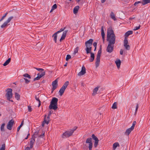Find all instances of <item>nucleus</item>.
I'll list each match as a JSON object with an SVG mask.
<instances>
[{
    "instance_id": "nucleus-55",
    "label": "nucleus",
    "mask_w": 150,
    "mask_h": 150,
    "mask_svg": "<svg viewBox=\"0 0 150 150\" xmlns=\"http://www.w3.org/2000/svg\"><path fill=\"white\" fill-rule=\"evenodd\" d=\"M141 3L140 1H136V2H135V3H134V5L135 6H136L137 4H138L139 3Z\"/></svg>"
},
{
    "instance_id": "nucleus-3",
    "label": "nucleus",
    "mask_w": 150,
    "mask_h": 150,
    "mask_svg": "<svg viewBox=\"0 0 150 150\" xmlns=\"http://www.w3.org/2000/svg\"><path fill=\"white\" fill-rule=\"evenodd\" d=\"M77 128V127H75L70 130L65 132L62 135V137L63 138H67L71 136L72 135L74 131Z\"/></svg>"
},
{
    "instance_id": "nucleus-29",
    "label": "nucleus",
    "mask_w": 150,
    "mask_h": 150,
    "mask_svg": "<svg viewBox=\"0 0 150 150\" xmlns=\"http://www.w3.org/2000/svg\"><path fill=\"white\" fill-rule=\"evenodd\" d=\"M150 2V0H143L142 3L143 5H144Z\"/></svg>"
},
{
    "instance_id": "nucleus-34",
    "label": "nucleus",
    "mask_w": 150,
    "mask_h": 150,
    "mask_svg": "<svg viewBox=\"0 0 150 150\" xmlns=\"http://www.w3.org/2000/svg\"><path fill=\"white\" fill-rule=\"evenodd\" d=\"M8 23H7V22L6 21L1 26V28H3L7 25V24Z\"/></svg>"
},
{
    "instance_id": "nucleus-52",
    "label": "nucleus",
    "mask_w": 150,
    "mask_h": 150,
    "mask_svg": "<svg viewBox=\"0 0 150 150\" xmlns=\"http://www.w3.org/2000/svg\"><path fill=\"white\" fill-rule=\"evenodd\" d=\"M140 25H139V26H137L135 27L133 29V30H138L140 28Z\"/></svg>"
},
{
    "instance_id": "nucleus-42",
    "label": "nucleus",
    "mask_w": 150,
    "mask_h": 150,
    "mask_svg": "<svg viewBox=\"0 0 150 150\" xmlns=\"http://www.w3.org/2000/svg\"><path fill=\"white\" fill-rule=\"evenodd\" d=\"M41 72V74H39V75L40 76V77H42L45 74V71Z\"/></svg>"
},
{
    "instance_id": "nucleus-54",
    "label": "nucleus",
    "mask_w": 150,
    "mask_h": 150,
    "mask_svg": "<svg viewBox=\"0 0 150 150\" xmlns=\"http://www.w3.org/2000/svg\"><path fill=\"white\" fill-rule=\"evenodd\" d=\"M28 111L30 112H31L32 110V108H31V106H28Z\"/></svg>"
},
{
    "instance_id": "nucleus-63",
    "label": "nucleus",
    "mask_w": 150,
    "mask_h": 150,
    "mask_svg": "<svg viewBox=\"0 0 150 150\" xmlns=\"http://www.w3.org/2000/svg\"><path fill=\"white\" fill-rule=\"evenodd\" d=\"M41 137H40L39 139H38V137H37L38 139V140L37 141V143H38L39 142V141L40 140V139Z\"/></svg>"
},
{
    "instance_id": "nucleus-12",
    "label": "nucleus",
    "mask_w": 150,
    "mask_h": 150,
    "mask_svg": "<svg viewBox=\"0 0 150 150\" xmlns=\"http://www.w3.org/2000/svg\"><path fill=\"white\" fill-rule=\"evenodd\" d=\"M45 135V133H43L41 135L40 134H39V132H36L32 136V137H33L35 138H36L38 137V139H39L40 137H43Z\"/></svg>"
},
{
    "instance_id": "nucleus-8",
    "label": "nucleus",
    "mask_w": 150,
    "mask_h": 150,
    "mask_svg": "<svg viewBox=\"0 0 150 150\" xmlns=\"http://www.w3.org/2000/svg\"><path fill=\"white\" fill-rule=\"evenodd\" d=\"M114 49V44L108 43L106 49V51L108 52L111 53L113 51Z\"/></svg>"
},
{
    "instance_id": "nucleus-4",
    "label": "nucleus",
    "mask_w": 150,
    "mask_h": 150,
    "mask_svg": "<svg viewBox=\"0 0 150 150\" xmlns=\"http://www.w3.org/2000/svg\"><path fill=\"white\" fill-rule=\"evenodd\" d=\"M93 40L91 39L85 42V44L86 46L85 50L86 52V53L88 54L91 52L92 47H91L93 42Z\"/></svg>"
},
{
    "instance_id": "nucleus-57",
    "label": "nucleus",
    "mask_w": 150,
    "mask_h": 150,
    "mask_svg": "<svg viewBox=\"0 0 150 150\" xmlns=\"http://www.w3.org/2000/svg\"><path fill=\"white\" fill-rule=\"evenodd\" d=\"M35 99L37 101H38V102H40V100H39V98L38 97H37V96H35Z\"/></svg>"
},
{
    "instance_id": "nucleus-6",
    "label": "nucleus",
    "mask_w": 150,
    "mask_h": 150,
    "mask_svg": "<svg viewBox=\"0 0 150 150\" xmlns=\"http://www.w3.org/2000/svg\"><path fill=\"white\" fill-rule=\"evenodd\" d=\"M101 53V50L100 48V50H98L96 56V61L95 62L96 68L98 67L99 65Z\"/></svg>"
},
{
    "instance_id": "nucleus-50",
    "label": "nucleus",
    "mask_w": 150,
    "mask_h": 150,
    "mask_svg": "<svg viewBox=\"0 0 150 150\" xmlns=\"http://www.w3.org/2000/svg\"><path fill=\"white\" fill-rule=\"evenodd\" d=\"M98 142V141L95 142V143H94V146L95 147H96L97 146Z\"/></svg>"
},
{
    "instance_id": "nucleus-25",
    "label": "nucleus",
    "mask_w": 150,
    "mask_h": 150,
    "mask_svg": "<svg viewBox=\"0 0 150 150\" xmlns=\"http://www.w3.org/2000/svg\"><path fill=\"white\" fill-rule=\"evenodd\" d=\"M98 88L96 87L95 88L93 91V93H92V95L95 96L96 94H97V92L98 90Z\"/></svg>"
},
{
    "instance_id": "nucleus-51",
    "label": "nucleus",
    "mask_w": 150,
    "mask_h": 150,
    "mask_svg": "<svg viewBox=\"0 0 150 150\" xmlns=\"http://www.w3.org/2000/svg\"><path fill=\"white\" fill-rule=\"evenodd\" d=\"M52 9H55L56 8H57V4H54L53 6L52 7Z\"/></svg>"
},
{
    "instance_id": "nucleus-18",
    "label": "nucleus",
    "mask_w": 150,
    "mask_h": 150,
    "mask_svg": "<svg viewBox=\"0 0 150 150\" xmlns=\"http://www.w3.org/2000/svg\"><path fill=\"white\" fill-rule=\"evenodd\" d=\"M29 130H27L25 132L23 133V137H24L25 136L27 135V136L25 138V139H27L28 138V136L30 135V134L29 133Z\"/></svg>"
},
{
    "instance_id": "nucleus-36",
    "label": "nucleus",
    "mask_w": 150,
    "mask_h": 150,
    "mask_svg": "<svg viewBox=\"0 0 150 150\" xmlns=\"http://www.w3.org/2000/svg\"><path fill=\"white\" fill-rule=\"evenodd\" d=\"M5 126V124L4 123H3L1 127V131L4 132V127Z\"/></svg>"
},
{
    "instance_id": "nucleus-32",
    "label": "nucleus",
    "mask_w": 150,
    "mask_h": 150,
    "mask_svg": "<svg viewBox=\"0 0 150 150\" xmlns=\"http://www.w3.org/2000/svg\"><path fill=\"white\" fill-rule=\"evenodd\" d=\"M53 111L52 110H50L48 113V115L47 117L46 118L47 119L50 120V117L51 115V114L53 112Z\"/></svg>"
},
{
    "instance_id": "nucleus-31",
    "label": "nucleus",
    "mask_w": 150,
    "mask_h": 150,
    "mask_svg": "<svg viewBox=\"0 0 150 150\" xmlns=\"http://www.w3.org/2000/svg\"><path fill=\"white\" fill-rule=\"evenodd\" d=\"M79 50V47H77L74 49L73 54L74 55L76 54L78 52Z\"/></svg>"
},
{
    "instance_id": "nucleus-38",
    "label": "nucleus",
    "mask_w": 150,
    "mask_h": 150,
    "mask_svg": "<svg viewBox=\"0 0 150 150\" xmlns=\"http://www.w3.org/2000/svg\"><path fill=\"white\" fill-rule=\"evenodd\" d=\"M23 76L25 78H28L29 79L31 78V76H30V75L27 73H26V74H23Z\"/></svg>"
},
{
    "instance_id": "nucleus-33",
    "label": "nucleus",
    "mask_w": 150,
    "mask_h": 150,
    "mask_svg": "<svg viewBox=\"0 0 150 150\" xmlns=\"http://www.w3.org/2000/svg\"><path fill=\"white\" fill-rule=\"evenodd\" d=\"M92 137L93 139L95 141H99V140L97 137H96L94 134H92Z\"/></svg>"
},
{
    "instance_id": "nucleus-13",
    "label": "nucleus",
    "mask_w": 150,
    "mask_h": 150,
    "mask_svg": "<svg viewBox=\"0 0 150 150\" xmlns=\"http://www.w3.org/2000/svg\"><path fill=\"white\" fill-rule=\"evenodd\" d=\"M86 73V69L84 66L82 67L81 71L78 74V75L79 76L83 75Z\"/></svg>"
},
{
    "instance_id": "nucleus-43",
    "label": "nucleus",
    "mask_w": 150,
    "mask_h": 150,
    "mask_svg": "<svg viewBox=\"0 0 150 150\" xmlns=\"http://www.w3.org/2000/svg\"><path fill=\"white\" fill-rule=\"evenodd\" d=\"M41 78V77H40V76L39 75V74H38V76L34 79V81H35L36 80H38L39 79Z\"/></svg>"
},
{
    "instance_id": "nucleus-19",
    "label": "nucleus",
    "mask_w": 150,
    "mask_h": 150,
    "mask_svg": "<svg viewBox=\"0 0 150 150\" xmlns=\"http://www.w3.org/2000/svg\"><path fill=\"white\" fill-rule=\"evenodd\" d=\"M115 63L116 64L117 67L118 69L120 68L121 64V61L119 59H117L115 61Z\"/></svg>"
},
{
    "instance_id": "nucleus-28",
    "label": "nucleus",
    "mask_w": 150,
    "mask_h": 150,
    "mask_svg": "<svg viewBox=\"0 0 150 150\" xmlns=\"http://www.w3.org/2000/svg\"><path fill=\"white\" fill-rule=\"evenodd\" d=\"M15 98L17 100H19L20 99V95L17 93H15Z\"/></svg>"
},
{
    "instance_id": "nucleus-59",
    "label": "nucleus",
    "mask_w": 150,
    "mask_h": 150,
    "mask_svg": "<svg viewBox=\"0 0 150 150\" xmlns=\"http://www.w3.org/2000/svg\"><path fill=\"white\" fill-rule=\"evenodd\" d=\"M22 127L21 126H18V129H17V131L18 132L19 131V130L21 128V127Z\"/></svg>"
},
{
    "instance_id": "nucleus-15",
    "label": "nucleus",
    "mask_w": 150,
    "mask_h": 150,
    "mask_svg": "<svg viewBox=\"0 0 150 150\" xmlns=\"http://www.w3.org/2000/svg\"><path fill=\"white\" fill-rule=\"evenodd\" d=\"M46 115H45V116L44 120L43 121L42 123V127H44V126L45 124L46 123L47 124H48L50 120L46 119Z\"/></svg>"
},
{
    "instance_id": "nucleus-44",
    "label": "nucleus",
    "mask_w": 150,
    "mask_h": 150,
    "mask_svg": "<svg viewBox=\"0 0 150 150\" xmlns=\"http://www.w3.org/2000/svg\"><path fill=\"white\" fill-rule=\"evenodd\" d=\"M5 145L4 144L2 145L0 149V150H5Z\"/></svg>"
},
{
    "instance_id": "nucleus-41",
    "label": "nucleus",
    "mask_w": 150,
    "mask_h": 150,
    "mask_svg": "<svg viewBox=\"0 0 150 150\" xmlns=\"http://www.w3.org/2000/svg\"><path fill=\"white\" fill-rule=\"evenodd\" d=\"M8 13L7 12L4 15H3L1 18L0 20V22L2 21L4 19V18L7 15Z\"/></svg>"
},
{
    "instance_id": "nucleus-46",
    "label": "nucleus",
    "mask_w": 150,
    "mask_h": 150,
    "mask_svg": "<svg viewBox=\"0 0 150 150\" xmlns=\"http://www.w3.org/2000/svg\"><path fill=\"white\" fill-rule=\"evenodd\" d=\"M65 28H61L60 29V30L59 31H57V32H56V33H57V34L58 33L61 32L63 31L64 30Z\"/></svg>"
},
{
    "instance_id": "nucleus-21",
    "label": "nucleus",
    "mask_w": 150,
    "mask_h": 150,
    "mask_svg": "<svg viewBox=\"0 0 150 150\" xmlns=\"http://www.w3.org/2000/svg\"><path fill=\"white\" fill-rule=\"evenodd\" d=\"M79 8V6H75L73 10L74 13L75 14H76L78 11Z\"/></svg>"
},
{
    "instance_id": "nucleus-39",
    "label": "nucleus",
    "mask_w": 150,
    "mask_h": 150,
    "mask_svg": "<svg viewBox=\"0 0 150 150\" xmlns=\"http://www.w3.org/2000/svg\"><path fill=\"white\" fill-rule=\"evenodd\" d=\"M13 18V16H11V17H9L7 20H6V21L7 22V23H9L11 20Z\"/></svg>"
},
{
    "instance_id": "nucleus-1",
    "label": "nucleus",
    "mask_w": 150,
    "mask_h": 150,
    "mask_svg": "<svg viewBox=\"0 0 150 150\" xmlns=\"http://www.w3.org/2000/svg\"><path fill=\"white\" fill-rule=\"evenodd\" d=\"M107 40L108 43L114 44L115 41V36L112 29L109 28L108 29Z\"/></svg>"
},
{
    "instance_id": "nucleus-48",
    "label": "nucleus",
    "mask_w": 150,
    "mask_h": 150,
    "mask_svg": "<svg viewBox=\"0 0 150 150\" xmlns=\"http://www.w3.org/2000/svg\"><path fill=\"white\" fill-rule=\"evenodd\" d=\"M23 79L25 81V83L26 84L30 82V81L28 80L27 79L23 78Z\"/></svg>"
},
{
    "instance_id": "nucleus-45",
    "label": "nucleus",
    "mask_w": 150,
    "mask_h": 150,
    "mask_svg": "<svg viewBox=\"0 0 150 150\" xmlns=\"http://www.w3.org/2000/svg\"><path fill=\"white\" fill-rule=\"evenodd\" d=\"M136 121H134L133 122L132 125L131 127L134 129V128L135 125H136Z\"/></svg>"
},
{
    "instance_id": "nucleus-26",
    "label": "nucleus",
    "mask_w": 150,
    "mask_h": 150,
    "mask_svg": "<svg viewBox=\"0 0 150 150\" xmlns=\"http://www.w3.org/2000/svg\"><path fill=\"white\" fill-rule=\"evenodd\" d=\"M110 16L111 18L114 21L116 20V19L115 17V15L113 12H111L110 14Z\"/></svg>"
},
{
    "instance_id": "nucleus-14",
    "label": "nucleus",
    "mask_w": 150,
    "mask_h": 150,
    "mask_svg": "<svg viewBox=\"0 0 150 150\" xmlns=\"http://www.w3.org/2000/svg\"><path fill=\"white\" fill-rule=\"evenodd\" d=\"M35 142V138L32 137L30 142V148H32L33 147V144Z\"/></svg>"
},
{
    "instance_id": "nucleus-62",
    "label": "nucleus",
    "mask_w": 150,
    "mask_h": 150,
    "mask_svg": "<svg viewBox=\"0 0 150 150\" xmlns=\"http://www.w3.org/2000/svg\"><path fill=\"white\" fill-rule=\"evenodd\" d=\"M23 122H24V121L23 120L22 122H21V125H20V126H21L22 127L23 125Z\"/></svg>"
},
{
    "instance_id": "nucleus-16",
    "label": "nucleus",
    "mask_w": 150,
    "mask_h": 150,
    "mask_svg": "<svg viewBox=\"0 0 150 150\" xmlns=\"http://www.w3.org/2000/svg\"><path fill=\"white\" fill-rule=\"evenodd\" d=\"M67 30H65L63 32L62 35L60 40V41L61 42L62 40L64 39L66 37Z\"/></svg>"
},
{
    "instance_id": "nucleus-30",
    "label": "nucleus",
    "mask_w": 150,
    "mask_h": 150,
    "mask_svg": "<svg viewBox=\"0 0 150 150\" xmlns=\"http://www.w3.org/2000/svg\"><path fill=\"white\" fill-rule=\"evenodd\" d=\"M57 33H55L53 35V37H54V40L55 42H57Z\"/></svg>"
},
{
    "instance_id": "nucleus-17",
    "label": "nucleus",
    "mask_w": 150,
    "mask_h": 150,
    "mask_svg": "<svg viewBox=\"0 0 150 150\" xmlns=\"http://www.w3.org/2000/svg\"><path fill=\"white\" fill-rule=\"evenodd\" d=\"M134 129L132 128L131 127L127 129L125 132V135H128Z\"/></svg>"
},
{
    "instance_id": "nucleus-58",
    "label": "nucleus",
    "mask_w": 150,
    "mask_h": 150,
    "mask_svg": "<svg viewBox=\"0 0 150 150\" xmlns=\"http://www.w3.org/2000/svg\"><path fill=\"white\" fill-rule=\"evenodd\" d=\"M123 53V50L122 49H121L120 51V54L121 55H122Z\"/></svg>"
},
{
    "instance_id": "nucleus-47",
    "label": "nucleus",
    "mask_w": 150,
    "mask_h": 150,
    "mask_svg": "<svg viewBox=\"0 0 150 150\" xmlns=\"http://www.w3.org/2000/svg\"><path fill=\"white\" fill-rule=\"evenodd\" d=\"M71 58V56L69 54H68L67 55L66 57V60L67 61H68L69 59H70Z\"/></svg>"
},
{
    "instance_id": "nucleus-9",
    "label": "nucleus",
    "mask_w": 150,
    "mask_h": 150,
    "mask_svg": "<svg viewBox=\"0 0 150 150\" xmlns=\"http://www.w3.org/2000/svg\"><path fill=\"white\" fill-rule=\"evenodd\" d=\"M92 139L91 138H87L86 141V143L88 144V148L89 150H92L93 146V144L92 142Z\"/></svg>"
},
{
    "instance_id": "nucleus-23",
    "label": "nucleus",
    "mask_w": 150,
    "mask_h": 150,
    "mask_svg": "<svg viewBox=\"0 0 150 150\" xmlns=\"http://www.w3.org/2000/svg\"><path fill=\"white\" fill-rule=\"evenodd\" d=\"M133 33V31L132 30H129L125 34V37H128L129 35H131Z\"/></svg>"
},
{
    "instance_id": "nucleus-60",
    "label": "nucleus",
    "mask_w": 150,
    "mask_h": 150,
    "mask_svg": "<svg viewBox=\"0 0 150 150\" xmlns=\"http://www.w3.org/2000/svg\"><path fill=\"white\" fill-rule=\"evenodd\" d=\"M31 149L30 148V147H27L25 149V150H30V149Z\"/></svg>"
},
{
    "instance_id": "nucleus-61",
    "label": "nucleus",
    "mask_w": 150,
    "mask_h": 150,
    "mask_svg": "<svg viewBox=\"0 0 150 150\" xmlns=\"http://www.w3.org/2000/svg\"><path fill=\"white\" fill-rule=\"evenodd\" d=\"M102 38V40H103V43H104L105 40V37H103V38Z\"/></svg>"
},
{
    "instance_id": "nucleus-24",
    "label": "nucleus",
    "mask_w": 150,
    "mask_h": 150,
    "mask_svg": "<svg viewBox=\"0 0 150 150\" xmlns=\"http://www.w3.org/2000/svg\"><path fill=\"white\" fill-rule=\"evenodd\" d=\"M11 60V58H9L7 60H6L5 63L3 64V66H5L7 65L10 62Z\"/></svg>"
},
{
    "instance_id": "nucleus-10",
    "label": "nucleus",
    "mask_w": 150,
    "mask_h": 150,
    "mask_svg": "<svg viewBox=\"0 0 150 150\" xmlns=\"http://www.w3.org/2000/svg\"><path fill=\"white\" fill-rule=\"evenodd\" d=\"M14 123V121L12 119L10 120L8 123L7 126V129L9 130H11Z\"/></svg>"
},
{
    "instance_id": "nucleus-40",
    "label": "nucleus",
    "mask_w": 150,
    "mask_h": 150,
    "mask_svg": "<svg viewBox=\"0 0 150 150\" xmlns=\"http://www.w3.org/2000/svg\"><path fill=\"white\" fill-rule=\"evenodd\" d=\"M128 43L127 38L126 37H125L124 41V45L128 44Z\"/></svg>"
},
{
    "instance_id": "nucleus-5",
    "label": "nucleus",
    "mask_w": 150,
    "mask_h": 150,
    "mask_svg": "<svg viewBox=\"0 0 150 150\" xmlns=\"http://www.w3.org/2000/svg\"><path fill=\"white\" fill-rule=\"evenodd\" d=\"M7 92L5 96L7 100H10V99L12 98L13 96L12 90L11 88H8L6 90Z\"/></svg>"
},
{
    "instance_id": "nucleus-20",
    "label": "nucleus",
    "mask_w": 150,
    "mask_h": 150,
    "mask_svg": "<svg viewBox=\"0 0 150 150\" xmlns=\"http://www.w3.org/2000/svg\"><path fill=\"white\" fill-rule=\"evenodd\" d=\"M118 146H120V145L118 142H115L112 145L113 149L115 150L116 148Z\"/></svg>"
},
{
    "instance_id": "nucleus-53",
    "label": "nucleus",
    "mask_w": 150,
    "mask_h": 150,
    "mask_svg": "<svg viewBox=\"0 0 150 150\" xmlns=\"http://www.w3.org/2000/svg\"><path fill=\"white\" fill-rule=\"evenodd\" d=\"M38 71L40 72H42V71H44V69H42L41 68H35Z\"/></svg>"
},
{
    "instance_id": "nucleus-27",
    "label": "nucleus",
    "mask_w": 150,
    "mask_h": 150,
    "mask_svg": "<svg viewBox=\"0 0 150 150\" xmlns=\"http://www.w3.org/2000/svg\"><path fill=\"white\" fill-rule=\"evenodd\" d=\"M101 35L102 37L103 38V37H105V33H104V30H103V26H102L101 27Z\"/></svg>"
},
{
    "instance_id": "nucleus-37",
    "label": "nucleus",
    "mask_w": 150,
    "mask_h": 150,
    "mask_svg": "<svg viewBox=\"0 0 150 150\" xmlns=\"http://www.w3.org/2000/svg\"><path fill=\"white\" fill-rule=\"evenodd\" d=\"M124 46L127 50H129L130 49V46L129 45H124Z\"/></svg>"
},
{
    "instance_id": "nucleus-7",
    "label": "nucleus",
    "mask_w": 150,
    "mask_h": 150,
    "mask_svg": "<svg viewBox=\"0 0 150 150\" xmlns=\"http://www.w3.org/2000/svg\"><path fill=\"white\" fill-rule=\"evenodd\" d=\"M69 83V81H66L64 84L62 86V88L60 89L59 91V93H60V95L61 96H62L63 94L65 89L68 85Z\"/></svg>"
},
{
    "instance_id": "nucleus-64",
    "label": "nucleus",
    "mask_w": 150,
    "mask_h": 150,
    "mask_svg": "<svg viewBox=\"0 0 150 150\" xmlns=\"http://www.w3.org/2000/svg\"><path fill=\"white\" fill-rule=\"evenodd\" d=\"M102 3H103L106 0H101Z\"/></svg>"
},
{
    "instance_id": "nucleus-22",
    "label": "nucleus",
    "mask_w": 150,
    "mask_h": 150,
    "mask_svg": "<svg viewBox=\"0 0 150 150\" xmlns=\"http://www.w3.org/2000/svg\"><path fill=\"white\" fill-rule=\"evenodd\" d=\"M89 53L91 54V58L90 59V61L91 62H92L94 59V54L93 53L91 52Z\"/></svg>"
},
{
    "instance_id": "nucleus-49",
    "label": "nucleus",
    "mask_w": 150,
    "mask_h": 150,
    "mask_svg": "<svg viewBox=\"0 0 150 150\" xmlns=\"http://www.w3.org/2000/svg\"><path fill=\"white\" fill-rule=\"evenodd\" d=\"M138 108H139L138 105V104H137V105H136V110H135V114H136V113H137V112Z\"/></svg>"
},
{
    "instance_id": "nucleus-11",
    "label": "nucleus",
    "mask_w": 150,
    "mask_h": 150,
    "mask_svg": "<svg viewBox=\"0 0 150 150\" xmlns=\"http://www.w3.org/2000/svg\"><path fill=\"white\" fill-rule=\"evenodd\" d=\"M58 80L57 79L52 82V93L53 91L57 88L58 86Z\"/></svg>"
},
{
    "instance_id": "nucleus-35",
    "label": "nucleus",
    "mask_w": 150,
    "mask_h": 150,
    "mask_svg": "<svg viewBox=\"0 0 150 150\" xmlns=\"http://www.w3.org/2000/svg\"><path fill=\"white\" fill-rule=\"evenodd\" d=\"M117 103L116 102H115L113 104L112 107V108L113 109H117Z\"/></svg>"
},
{
    "instance_id": "nucleus-56",
    "label": "nucleus",
    "mask_w": 150,
    "mask_h": 150,
    "mask_svg": "<svg viewBox=\"0 0 150 150\" xmlns=\"http://www.w3.org/2000/svg\"><path fill=\"white\" fill-rule=\"evenodd\" d=\"M93 45L94 47H95L96 48L97 46V43L96 42H94L93 43Z\"/></svg>"
},
{
    "instance_id": "nucleus-2",
    "label": "nucleus",
    "mask_w": 150,
    "mask_h": 150,
    "mask_svg": "<svg viewBox=\"0 0 150 150\" xmlns=\"http://www.w3.org/2000/svg\"><path fill=\"white\" fill-rule=\"evenodd\" d=\"M58 99L55 97L53 98L50 104L49 105V108L50 110L53 109L56 110L57 108V104Z\"/></svg>"
}]
</instances>
